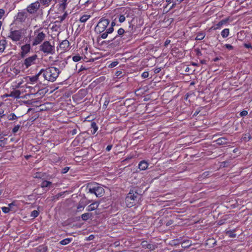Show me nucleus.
Masks as SVG:
<instances>
[{"instance_id":"nucleus-1","label":"nucleus","mask_w":252,"mask_h":252,"mask_svg":"<svg viewBox=\"0 0 252 252\" xmlns=\"http://www.w3.org/2000/svg\"><path fill=\"white\" fill-rule=\"evenodd\" d=\"M43 70L42 75L45 79L50 82H54L61 72L57 67H50L46 69H42Z\"/></svg>"},{"instance_id":"nucleus-2","label":"nucleus","mask_w":252,"mask_h":252,"mask_svg":"<svg viewBox=\"0 0 252 252\" xmlns=\"http://www.w3.org/2000/svg\"><path fill=\"white\" fill-rule=\"evenodd\" d=\"M26 33L27 30L25 29L11 30L8 33L7 37L14 42H19L20 43L24 40Z\"/></svg>"},{"instance_id":"nucleus-3","label":"nucleus","mask_w":252,"mask_h":252,"mask_svg":"<svg viewBox=\"0 0 252 252\" xmlns=\"http://www.w3.org/2000/svg\"><path fill=\"white\" fill-rule=\"evenodd\" d=\"M47 31L43 28H40L34 31L32 38V45L36 46L40 44L46 38Z\"/></svg>"},{"instance_id":"nucleus-4","label":"nucleus","mask_w":252,"mask_h":252,"mask_svg":"<svg viewBox=\"0 0 252 252\" xmlns=\"http://www.w3.org/2000/svg\"><path fill=\"white\" fill-rule=\"evenodd\" d=\"M141 195L137 192L130 191L125 199L127 207H131L138 203Z\"/></svg>"},{"instance_id":"nucleus-5","label":"nucleus","mask_w":252,"mask_h":252,"mask_svg":"<svg viewBox=\"0 0 252 252\" xmlns=\"http://www.w3.org/2000/svg\"><path fill=\"white\" fill-rule=\"evenodd\" d=\"M110 23L108 19L105 18H101L97 25L94 28V32L97 34L103 33L106 31V28Z\"/></svg>"},{"instance_id":"nucleus-6","label":"nucleus","mask_w":252,"mask_h":252,"mask_svg":"<svg viewBox=\"0 0 252 252\" xmlns=\"http://www.w3.org/2000/svg\"><path fill=\"white\" fill-rule=\"evenodd\" d=\"M39 50L46 55H53L55 53V48L49 41H44L39 47Z\"/></svg>"},{"instance_id":"nucleus-7","label":"nucleus","mask_w":252,"mask_h":252,"mask_svg":"<svg viewBox=\"0 0 252 252\" xmlns=\"http://www.w3.org/2000/svg\"><path fill=\"white\" fill-rule=\"evenodd\" d=\"M88 192L94 194L96 197L102 196L104 193V189L97 184H93L88 187Z\"/></svg>"},{"instance_id":"nucleus-8","label":"nucleus","mask_w":252,"mask_h":252,"mask_svg":"<svg viewBox=\"0 0 252 252\" xmlns=\"http://www.w3.org/2000/svg\"><path fill=\"white\" fill-rule=\"evenodd\" d=\"M37 59V56L36 54H34L32 56L26 58L23 61L22 66L25 69H27L31 65L35 64Z\"/></svg>"},{"instance_id":"nucleus-9","label":"nucleus","mask_w":252,"mask_h":252,"mask_svg":"<svg viewBox=\"0 0 252 252\" xmlns=\"http://www.w3.org/2000/svg\"><path fill=\"white\" fill-rule=\"evenodd\" d=\"M59 12H64L70 0H54Z\"/></svg>"},{"instance_id":"nucleus-10","label":"nucleus","mask_w":252,"mask_h":252,"mask_svg":"<svg viewBox=\"0 0 252 252\" xmlns=\"http://www.w3.org/2000/svg\"><path fill=\"white\" fill-rule=\"evenodd\" d=\"M28 16V13L25 11L19 12L15 17V21L16 23L25 22Z\"/></svg>"},{"instance_id":"nucleus-11","label":"nucleus","mask_w":252,"mask_h":252,"mask_svg":"<svg viewBox=\"0 0 252 252\" xmlns=\"http://www.w3.org/2000/svg\"><path fill=\"white\" fill-rule=\"evenodd\" d=\"M40 5V2L38 1H36L30 4L27 7V10L30 14H33L38 10Z\"/></svg>"},{"instance_id":"nucleus-12","label":"nucleus","mask_w":252,"mask_h":252,"mask_svg":"<svg viewBox=\"0 0 252 252\" xmlns=\"http://www.w3.org/2000/svg\"><path fill=\"white\" fill-rule=\"evenodd\" d=\"M125 39V38L123 37V36L116 35L113 39L112 42L110 44V46L113 48H115L122 45Z\"/></svg>"},{"instance_id":"nucleus-13","label":"nucleus","mask_w":252,"mask_h":252,"mask_svg":"<svg viewBox=\"0 0 252 252\" xmlns=\"http://www.w3.org/2000/svg\"><path fill=\"white\" fill-rule=\"evenodd\" d=\"M115 25V23L112 22L111 24V26L108 28L106 31L100 34V37L102 39H105L107 37L108 34L112 33L114 31V26Z\"/></svg>"},{"instance_id":"nucleus-14","label":"nucleus","mask_w":252,"mask_h":252,"mask_svg":"<svg viewBox=\"0 0 252 252\" xmlns=\"http://www.w3.org/2000/svg\"><path fill=\"white\" fill-rule=\"evenodd\" d=\"M31 49L30 44L27 43L21 46V55L22 57H24L26 55L29 53Z\"/></svg>"},{"instance_id":"nucleus-15","label":"nucleus","mask_w":252,"mask_h":252,"mask_svg":"<svg viewBox=\"0 0 252 252\" xmlns=\"http://www.w3.org/2000/svg\"><path fill=\"white\" fill-rule=\"evenodd\" d=\"M91 17L92 15L89 13L83 14L81 15L79 21L82 23H85Z\"/></svg>"},{"instance_id":"nucleus-16","label":"nucleus","mask_w":252,"mask_h":252,"mask_svg":"<svg viewBox=\"0 0 252 252\" xmlns=\"http://www.w3.org/2000/svg\"><path fill=\"white\" fill-rule=\"evenodd\" d=\"M142 248L149 249L151 251L155 250L156 248V245L152 244H149L147 241H143L141 243Z\"/></svg>"},{"instance_id":"nucleus-17","label":"nucleus","mask_w":252,"mask_h":252,"mask_svg":"<svg viewBox=\"0 0 252 252\" xmlns=\"http://www.w3.org/2000/svg\"><path fill=\"white\" fill-rule=\"evenodd\" d=\"M228 21V19H223L221 21H220L217 24H216L215 26L212 27L211 28V29H213L214 30L220 29L221 28V27L224 25L226 24Z\"/></svg>"},{"instance_id":"nucleus-18","label":"nucleus","mask_w":252,"mask_h":252,"mask_svg":"<svg viewBox=\"0 0 252 252\" xmlns=\"http://www.w3.org/2000/svg\"><path fill=\"white\" fill-rule=\"evenodd\" d=\"M69 46V41L67 40H64L60 43L59 47L62 49L63 51H66L68 49Z\"/></svg>"},{"instance_id":"nucleus-19","label":"nucleus","mask_w":252,"mask_h":252,"mask_svg":"<svg viewBox=\"0 0 252 252\" xmlns=\"http://www.w3.org/2000/svg\"><path fill=\"white\" fill-rule=\"evenodd\" d=\"M23 83V79H18L12 82V86L14 88H19Z\"/></svg>"},{"instance_id":"nucleus-20","label":"nucleus","mask_w":252,"mask_h":252,"mask_svg":"<svg viewBox=\"0 0 252 252\" xmlns=\"http://www.w3.org/2000/svg\"><path fill=\"white\" fill-rule=\"evenodd\" d=\"M98 207V203L97 202H94L89 205L87 208L86 210L87 211H93L95 210H96Z\"/></svg>"},{"instance_id":"nucleus-21","label":"nucleus","mask_w":252,"mask_h":252,"mask_svg":"<svg viewBox=\"0 0 252 252\" xmlns=\"http://www.w3.org/2000/svg\"><path fill=\"white\" fill-rule=\"evenodd\" d=\"M58 63H56L57 65H58L59 67V70H63L66 64H67V62L66 60H63L61 61H59L58 60L56 61Z\"/></svg>"},{"instance_id":"nucleus-22","label":"nucleus","mask_w":252,"mask_h":252,"mask_svg":"<svg viewBox=\"0 0 252 252\" xmlns=\"http://www.w3.org/2000/svg\"><path fill=\"white\" fill-rule=\"evenodd\" d=\"M42 72H43V70H40L39 71V72L37 74H36L35 75L33 76L32 77H29L30 81L31 82H32V83L36 82L37 81V80L38 79V78H39V76L41 74H42Z\"/></svg>"},{"instance_id":"nucleus-23","label":"nucleus","mask_w":252,"mask_h":252,"mask_svg":"<svg viewBox=\"0 0 252 252\" xmlns=\"http://www.w3.org/2000/svg\"><path fill=\"white\" fill-rule=\"evenodd\" d=\"M148 166V163L145 160L141 161L138 164V168L141 170H146Z\"/></svg>"},{"instance_id":"nucleus-24","label":"nucleus","mask_w":252,"mask_h":252,"mask_svg":"<svg viewBox=\"0 0 252 252\" xmlns=\"http://www.w3.org/2000/svg\"><path fill=\"white\" fill-rule=\"evenodd\" d=\"M6 44L7 42L5 40L2 39L0 40V54L3 53L5 50Z\"/></svg>"},{"instance_id":"nucleus-25","label":"nucleus","mask_w":252,"mask_h":252,"mask_svg":"<svg viewBox=\"0 0 252 252\" xmlns=\"http://www.w3.org/2000/svg\"><path fill=\"white\" fill-rule=\"evenodd\" d=\"M205 35H206L205 33L203 32H197L196 33V36L195 37V40H201L203 39H204V38L205 36Z\"/></svg>"},{"instance_id":"nucleus-26","label":"nucleus","mask_w":252,"mask_h":252,"mask_svg":"<svg viewBox=\"0 0 252 252\" xmlns=\"http://www.w3.org/2000/svg\"><path fill=\"white\" fill-rule=\"evenodd\" d=\"M52 183L51 182L43 180L41 184V187L42 188L50 187Z\"/></svg>"},{"instance_id":"nucleus-27","label":"nucleus","mask_w":252,"mask_h":252,"mask_svg":"<svg viewBox=\"0 0 252 252\" xmlns=\"http://www.w3.org/2000/svg\"><path fill=\"white\" fill-rule=\"evenodd\" d=\"M88 203H84L83 201L80 202L77 207V210L79 211H82L84 209L85 207L87 205Z\"/></svg>"},{"instance_id":"nucleus-28","label":"nucleus","mask_w":252,"mask_h":252,"mask_svg":"<svg viewBox=\"0 0 252 252\" xmlns=\"http://www.w3.org/2000/svg\"><path fill=\"white\" fill-rule=\"evenodd\" d=\"M229 34V30L228 29H224L221 32V35L223 38L227 37Z\"/></svg>"},{"instance_id":"nucleus-29","label":"nucleus","mask_w":252,"mask_h":252,"mask_svg":"<svg viewBox=\"0 0 252 252\" xmlns=\"http://www.w3.org/2000/svg\"><path fill=\"white\" fill-rule=\"evenodd\" d=\"M72 238H67L60 241V243L62 245H66L71 242Z\"/></svg>"},{"instance_id":"nucleus-30","label":"nucleus","mask_w":252,"mask_h":252,"mask_svg":"<svg viewBox=\"0 0 252 252\" xmlns=\"http://www.w3.org/2000/svg\"><path fill=\"white\" fill-rule=\"evenodd\" d=\"M92 216V214L89 213H84L81 215V218L83 220H87Z\"/></svg>"},{"instance_id":"nucleus-31","label":"nucleus","mask_w":252,"mask_h":252,"mask_svg":"<svg viewBox=\"0 0 252 252\" xmlns=\"http://www.w3.org/2000/svg\"><path fill=\"white\" fill-rule=\"evenodd\" d=\"M218 144H225L227 143V139L225 137H221L217 140Z\"/></svg>"},{"instance_id":"nucleus-32","label":"nucleus","mask_w":252,"mask_h":252,"mask_svg":"<svg viewBox=\"0 0 252 252\" xmlns=\"http://www.w3.org/2000/svg\"><path fill=\"white\" fill-rule=\"evenodd\" d=\"M20 94V91L17 90V91L11 92V94L9 95H8V96H13V97L17 98V97H19Z\"/></svg>"},{"instance_id":"nucleus-33","label":"nucleus","mask_w":252,"mask_h":252,"mask_svg":"<svg viewBox=\"0 0 252 252\" xmlns=\"http://www.w3.org/2000/svg\"><path fill=\"white\" fill-rule=\"evenodd\" d=\"M125 33V30L123 28H120L117 32V35L120 36H123V37L125 38V36H126V34H124Z\"/></svg>"},{"instance_id":"nucleus-34","label":"nucleus","mask_w":252,"mask_h":252,"mask_svg":"<svg viewBox=\"0 0 252 252\" xmlns=\"http://www.w3.org/2000/svg\"><path fill=\"white\" fill-rule=\"evenodd\" d=\"M40 2L45 6H48L52 0H39Z\"/></svg>"},{"instance_id":"nucleus-35","label":"nucleus","mask_w":252,"mask_h":252,"mask_svg":"<svg viewBox=\"0 0 252 252\" xmlns=\"http://www.w3.org/2000/svg\"><path fill=\"white\" fill-rule=\"evenodd\" d=\"M63 12H64V13L62 16H59L58 17L59 20H60V22H61L63 21L66 18V17L67 16V13L66 12V11H64Z\"/></svg>"},{"instance_id":"nucleus-36","label":"nucleus","mask_w":252,"mask_h":252,"mask_svg":"<svg viewBox=\"0 0 252 252\" xmlns=\"http://www.w3.org/2000/svg\"><path fill=\"white\" fill-rule=\"evenodd\" d=\"M17 118V117L14 113H11L8 116V119L10 121L16 120Z\"/></svg>"},{"instance_id":"nucleus-37","label":"nucleus","mask_w":252,"mask_h":252,"mask_svg":"<svg viewBox=\"0 0 252 252\" xmlns=\"http://www.w3.org/2000/svg\"><path fill=\"white\" fill-rule=\"evenodd\" d=\"M38 215H39V213L37 211L33 210L31 213V217L33 218H35L37 217L38 216Z\"/></svg>"},{"instance_id":"nucleus-38","label":"nucleus","mask_w":252,"mask_h":252,"mask_svg":"<svg viewBox=\"0 0 252 252\" xmlns=\"http://www.w3.org/2000/svg\"><path fill=\"white\" fill-rule=\"evenodd\" d=\"M6 139L1 137L0 139V146L3 147L6 144Z\"/></svg>"},{"instance_id":"nucleus-39","label":"nucleus","mask_w":252,"mask_h":252,"mask_svg":"<svg viewBox=\"0 0 252 252\" xmlns=\"http://www.w3.org/2000/svg\"><path fill=\"white\" fill-rule=\"evenodd\" d=\"M82 59V57H81L80 56H78V55H76V56H74L72 57V60L74 62H79V61L81 60V59Z\"/></svg>"},{"instance_id":"nucleus-40","label":"nucleus","mask_w":252,"mask_h":252,"mask_svg":"<svg viewBox=\"0 0 252 252\" xmlns=\"http://www.w3.org/2000/svg\"><path fill=\"white\" fill-rule=\"evenodd\" d=\"M91 126L94 129V133L97 130V129H98V127L96 126V124L94 122L92 123Z\"/></svg>"},{"instance_id":"nucleus-41","label":"nucleus","mask_w":252,"mask_h":252,"mask_svg":"<svg viewBox=\"0 0 252 252\" xmlns=\"http://www.w3.org/2000/svg\"><path fill=\"white\" fill-rule=\"evenodd\" d=\"M118 63H119L117 61L113 62L109 64L108 67L109 68L114 67L118 65Z\"/></svg>"},{"instance_id":"nucleus-42","label":"nucleus","mask_w":252,"mask_h":252,"mask_svg":"<svg viewBox=\"0 0 252 252\" xmlns=\"http://www.w3.org/2000/svg\"><path fill=\"white\" fill-rule=\"evenodd\" d=\"M20 125H17V126H15L13 127V128L12 129V132H13V133H16V132H17L19 130V128H20Z\"/></svg>"},{"instance_id":"nucleus-43","label":"nucleus","mask_w":252,"mask_h":252,"mask_svg":"<svg viewBox=\"0 0 252 252\" xmlns=\"http://www.w3.org/2000/svg\"><path fill=\"white\" fill-rule=\"evenodd\" d=\"M1 209H2V211H3V212L4 213H7L10 211L9 207H2L1 208Z\"/></svg>"},{"instance_id":"nucleus-44","label":"nucleus","mask_w":252,"mask_h":252,"mask_svg":"<svg viewBox=\"0 0 252 252\" xmlns=\"http://www.w3.org/2000/svg\"><path fill=\"white\" fill-rule=\"evenodd\" d=\"M126 20V17L124 15H120V17H119V21L120 22V23H123Z\"/></svg>"},{"instance_id":"nucleus-45","label":"nucleus","mask_w":252,"mask_h":252,"mask_svg":"<svg viewBox=\"0 0 252 252\" xmlns=\"http://www.w3.org/2000/svg\"><path fill=\"white\" fill-rule=\"evenodd\" d=\"M141 76L143 78H148L149 76V73L148 72H144L142 73Z\"/></svg>"},{"instance_id":"nucleus-46","label":"nucleus","mask_w":252,"mask_h":252,"mask_svg":"<svg viewBox=\"0 0 252 252\" xmlns=\"http://www.w3.org/2000/svg\"><path fill=\"white\" fill-rule=\"evenodd\" d=\"M248 111H246V110H243L240 113V115L241 116V117H243V116H247L248 115Z\"/></svg>"},{"instance_id":"nucleus-47","label":"nucleus","mask_w":252,"mask_h":252,"mask_svg":"<svg viewBox=\"0 0 252 252\" xmlns=\"http://www.w3.org/2000/svg\"><path fill=\"white\" fill-rule=\"evenodd\" d=\"M69 169V167H65L62 169V173L63 174L66 173L68 171Z\"/></svg>"},{"instance_id":"nucleus-48","label":"nucleus","mask_w":252,"mask_h":252,"mask_svg":"<svg viewBox=\"0 0 252 252\" xmlns=\"http://www.w3.org/2000/svg\"><path fill=\"white\" fill-rule=\"evenodd\" d=\"M224 46L228 49H229V50H233V47L230 44H226L224 45Z\"/></svg>"},{"instance_id":"nucleus-49","label":"nucleus","mask_w":252,"mask_h":252,"mask_svg":"<svg viewBox=\"0 0 252 252\" xmlns=\"http://www.w3.org/2000/svg\"><path fill=\"white\" fill-rule=\"evenodd\" d=\"M244 139L246 141H249L251 139V136L249 134H247L245 135V136L244 137Z\"/></svg>"},{"instance_id":"nucleus-50","label":"nucleus","mask_w":252,"mask_h":252,"mask_svg":"<svg viewBox=\"0 0 252 252\" xmlns=\"http://www.w3.org/2000/svg\"><path fill=\"white\" fill-rule=\"evenodd\" d=\"M5 11L2 9H0V19H1L4 15Z\"/></svg>"},{"instance_id":"nucleus-51","label":"nucleus","mask_w":252,"mask_h":252,"mask_svg":"<svg viewBox=\"0 0 252 252\" xmlns=\"http://www.w3.org/2000/svg\"><path fill=\"white\" fill-rule=\"evenodd\" d=\"M245 47L247 48H252V46L250 43H245L244 44Z\"/></svg>"},{"instance_id":"nucleus-52","label":"nucleus","mask_w":252,"mask_h":252,"mask_svg":"<svg viewBox=\"0 0 252 252\" xmlns=\"http://www.w3.org/2000/svg\"><path fill=\"white\" fill-rule=\"evenodd\" d=\"M186 244V242H184L183 243H182V247L183 248H188L190 244H188L187 245V244Z\"/></svg>"},{"instance_id":"nucleus-53","label":"nucleus","mask_w":252,"mask_h":252,"mask_svg":"<svg viewBox=\"0 0 252 252\" xmlns=\"http://www.w3.org/2000/svg\"><path fill=\"white\" fill-rule=\"evenodd\" d=\"M186 244V242H184L183 243H182V247L183 248H188L190 244H188L187 245V244Z\"/></svg>"},{"instance_id":"nucleus-54","label":"nucleus","mask_w":252,"mask_h":252,"mask_svg":"<svg viewBox=\"0 0 252 252\" xmlns=\"http://www.w3.org/2000/svg\"><path fill=\"white\" fill-rule=\"evenodd\" d=\"M4 110L2 109H0V117H2L4 114Z\"/></svg>"},{"instance_id":"nucleus-55","label":"nucleus","mask_w":252,"mask_h":252,"mask_svg":"<svg viewBox=\"0 0 252 252\" xmlns=\"http://www.w3.org/2000/svg\"><path fill=\"white\" fill-rule=\"evenodd\" d=\"M112 145H108L106 148V150L107 151H109L111 150V149H112Z\"/></svg>"},{"instance_id":"nucleus-56","label":"nucleus","mask_w":252,"mask_h":252,"mask_svg":"<svg viewBox=\"0 0 252 252\" xmlns=\"http://www.w3.org/2000/svg\"><path fill=\"white\" fill-rule=\"evenodd\" d=\"M122 74V72L121 71H118L116 72V74L117 76H120Z\"/></svg>"},{"instance_id":"nucleus-57","label":"nucleus","mask_w":252,"mask_h":252,"mask_svg":"<svg viewBox=\"0 0 252 252\" xmlns=\"http://www.w3.org/2000/svg\"><path fill=\"white\" fill-rule=\"evenodd\" d=\"M170 41L169 40H166L165 42V46H167L168 44H169Z\"/></svg>"},{"instance_id":"nucleus-58","label":"nucleus","mask_w":252,"mask_h":252,"mask_svg":"<svg viewBox=\"0 0 252 252\" xmlns=\"http://www.w3.org/2000/svg\"><path fill=\"white\" fill-rule=\"evenodd\" d=\"M160 70V68H157L155 69V72L157 73H158Z\"/></svg>"},{"instance_id":"nucleus-59","label":"nucleus","mask_w":252,"mask_h":252,"mask_svg":"<svg viewBox=\"0 0 252 252\" xmlns=\"http://www.w3.org/2000/svg\"><path fill=\"white\" fill-rule=\"evenodd\" d=\"M76 133H77V130H76V129H73V130H72V134L73 135V134H76Z\"/></svg>"},{"instance_id":"nucleus-60","label":"nucleus","mask_w":252,"mask_h":252,"mask_svg":"<svg viewBox=\"0 0 252 252\" xmlns=\"http://www.w3.org/2000/svg\"><path fill=\"white\" fill-rule=\"evenodd\" d=\"M230 236L232 238H234L236 236V234H230Z\"/></svg>"},{"instance_id":"nucleus-61","label":"nucleus","mask_w":252,"mask_h":252,"mask_svg":"<svg viewBox=\"0 0 252 252\" xmlns=\"http://www.w3.org/2000/svg\"><path fill=\"white\" fill-rule=\"evenodd\" d=\"M108 102H107V101H105V102H104V106H105L106 107V106H107V105H108Z\"/></svg>"},{"instance_id":"nucleus-62","label":"nucleus","mask_w":252,"mask_h":252,"mask_svg":"<svg viewBox=\"0 0 252 252\" xmlns=\"http://www.w3.org/2000/svg\"><path fill=\"white\" fill-rule=\"evenodd\" d=\"M19 72H20V71H19L18 69H16L15 73H16V74H17V73H19Z\"/></svg>"},{"instance_id":"nucleus-63","label":"nucleus","mask_w":252,"mask_h":252,"mask_svg":"<svg viewBox=\"0 0 252 252\" xmlns=\"http://www.w3.org/2000/svg\"><path fill=\"white\" fill-rule=\"evenodd\" d=\"M13 205V203H10V204H9L8 206H9V207H11V206Z\"/></svg>"},{"instance_id":"nucleus-64","label":"nucleus","mask_w":252,"mask_h":252,"mask_svg":"<svg viewBox=\"0 0 252 252\" xmlns=\"http://www.w3.org/2000/svg\"><path fill=\"white\" fill-rule=\"evenodd\" d=\"M2 192V190H0V195L1 194Z\"/></svg>"}]
</instances>
